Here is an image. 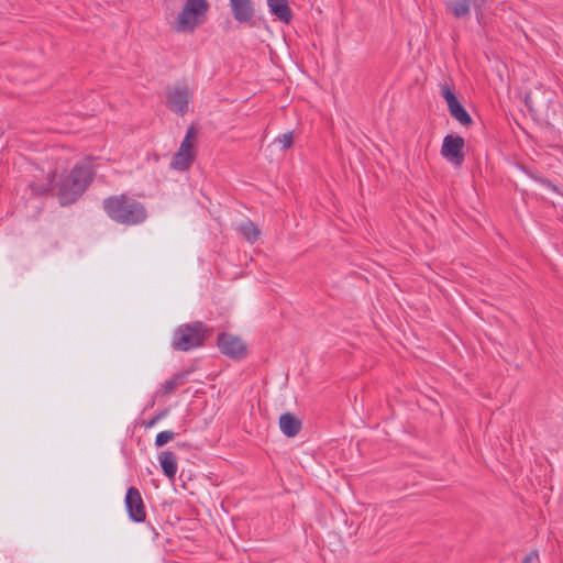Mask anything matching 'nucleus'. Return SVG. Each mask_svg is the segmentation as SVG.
Masks as SVG:
<instances>
[{"mask_svg": "<svg viewBox=\"0 0 563 563\" xmlns=\"http://www.w3.org/2000/svg\"><path fill=\"white\" fill-rule=\"evenodd\" d=\"M59 166L56 161L54 165L48 164L47 168L41 167V172L45 175V179L37 181V195L48 194L57 188L56 196L62 206H69L76 202L87 190L93 179V170L88 165H75L69 174L56 184V176Z\"/></svg>", "mask_w": 563, "mask_h": 563, "instance_id": "f257e3e1", "label": "nucleus"}, {"mask_svg": "<svg viewBox=\"0 0 563 563\" xmlns=\"http://www.w3.org/2000/svg\"><path fill=\"white\" fill-rule=\"evenodd\" d=\"M102 207L112 221L124 225L141 224L147 217L145 206L125 194L107 197Z\"/></svg>", "mask_w": 563, "mask_h": 563, "instance_id": "f03ea898", "label": "nucleus"}, {"mask_svg": "<svg viewBox=\"0 0 563 563\" xmlns=\"http://www.w3.org/2000/svg\"><path fill=\"white\" fill-rule=\"evenodd\" d=\"M208 0H183L179 11L169 21L170 29L180 34H192L207 20Z\"/></svg>", "mask_w": 563, "mask_h": 563, "instance_id": "7ed1b4c3", "label": "nucleus"}, {"mask_svg": "<svg viewBox=\"0 0 563 563\" xmlns=\"http://www.w3.org/2000/svg\"><path fill=\"white\" fill-rule=\"evenodd\" d=\"M209 334V329L201 321L179 325L172 339V347L187 352L201 346Z\"/></svg>", "mask_w": 563, "mask_h": 563, "instance_id": "20e7f679", "label": "nucleus"}, {"mask_svg": "<svg viewBox=\"0 0 563 563\" xmlns=\"http://www.w3.org/2000/svg\"><path fill=\"white\" fill-rule=\"evenodd\" d=\"M217 345L220 352L231 358H243L247 349L244 342L236 335L222 332L218 335Z\"/></svg>", "mask_w": 563, "mask_h": 563, "instance_id": "39448f33", "label": "nucleus"}, {"mask_svg": "<svg viewBox=\"0 0 563 563\" xmlns=\"http://www.w3.org/2000/svg\"><path fill=\"white\" fill-rule=\"evenodd\" d=\"M464 146L465 142L462 136L446 135L442 142L441 155L451 164L461 166L464 162Z\"/></svg>", "mask_w": 563, "mask_h": 563, "instance_id": "423d86ee", "label": "nucleus"}, {"mask_svg": "<svg viewBox=\"0 0 563 563\" xmlns=\"http://www.w3.org/2000/svg\"><path fill=\"white\" fill-rule=\"evenodd\" d=\"M129 518L134 522H144L146 510L140 490L136 487H130L126 490L124 499Z\"/></svg>", "mask_w": 563, "mask_h": 563, "instance_id": "0eeeda50", "label": "nucleus"}, {"mask_svg": "<svg viewBox=\"0 0 563 563\" xmlns=\"http://www.w3.org/2000/svg\"><path fill=\"white\" fill-rule=\"evenodd\" d=\"M234 19L243 24L253 26L255 8L252 0H229Z\"/></svg>", "mask_w": 563, "mask_h": 563, "instance_id": "6e6552de", "label": "nucleus"}, {"mask_svg": "<svg viewBox=\"0 0 563 563\" xmlns=\"http://www.w3.org/2000/svg\"><path fill=\"white\" fill-rule=\"evenodd\" d=\"M167 98L174 106H186L192 102V92L186 84H175L167 90Z\"/></svg>", "mask_w": 563, "mask_h": 563, "instance_id": "1a4fd4ad", "label": "nucleus"}, {"mask_svg": "<svg viewBox=\"0 0 563 563\" xmlns=\"http://www.w3.org/2000/svg\"><path fill=\"white\" fill-rule=\"evenodd\" d=\"M269 13L282 23L288 24L292 20V11L287 0H266Z\"/></svg>", "mask_w": 563, "mask_h": 563, "instance_id": "9d476101", "label": "nucleus"}, {"mask_svg": "<svg viewBox=\"0 0 563 563\" xmlns=\"http://www.w3.org/2000/svg\"><path fill=\"white\" fill-rule=\"evenodd\" d=\"M279 428L286 437L294 438L301 430V421L294 415L286 412L279 417Z\"/></svg>", "mask_w": 563, "mask_h": 563, "instance_id": "9b49d317", "label": "nucleus"}, {"mask_svg": "<svg viewBox=\"0 0 563 563\" xmlns=\"http://www.w3.org/2000/svg\"><path fill=\"white\" fill-rule=\"evenodd\" d=\"M195 158L196 153L183 152L178 150L172 157L170 168L178 172L188 170L192 165Z\"/></svg>", "mask_w": 563, "mask_h": 563, "instance_id": "f8f14e48", "label": "nucleus"}, {"mask_svg": "<svg viewBox=\"0 0 563 563\" xmlns=\"http://www.w3.org/2000/svg\"><path fill=\"white\" fill-rule=\"evenodd\" d=\"M158 459L165 476L173 479L178 470L177 457L175 453L172 451H164L161 453Z\"/></svg>", "mask_w": 563, "mask_h": 563, "instance_id": "ddd939ff", "label": "nucleus"}, {"mask_svg": "<svg viewBox=\"0 0 563 563\" xmlns=\"http://www.w3.org/2000/svg\"><path fill=\"white\" fill-rule=\"evenodd\" d=\"M471 4H476V0H449L448 10L456 18H464L470 14Z\"/></svg>", "mask_w": 563, "mask_h": 563, "instance_id": "4468645a", "label": "nucleus"}, {"mask_svg": "<svg viewBox=\"0 0 563 563\" xmlns=\"http://www.w3.org/2000/svg\"><path fill=\"white\" fill-rule=\"evenodd\" d=\"M239 231L243 235V238L251 243L256 242L261 235L260 229L255 225L254 222L250 220L241 223L239 227Z\"/></svg>", "mask_w": 563, "mask_h": 563, "instance_id": "2eb2a0df", "label": "nucleus"}, {"mask_svg": "<svg viewBox=\"0 0 563 563\" xmlns=\"http://www.w3.org/2000/svg\"><path fill=\"white\" fill-rule=\"evenodd\" d=\"M197 141V130L194 125H190L185 134L184 140L180 143L179 151L196 153L195 145Z\"/></svg>", "mask_w": 563, "mask_h": 563, "instance_id": "dca6fc26", "label": "nucleus"}, {"mask_svg": "<svg viewBox=\"0 0 563 563\" xmlns=\"http://www.w3.org/2000/svg\"><path fill=\"white\" fill-rule=\"evenodd\" d=\"M186 380V375L184 373H178L174 375L172 378L165 380L162 385V390L164 395L173 394L179 386L184 385Z\"/></svg>", "mask_w": 563, "mask_h": 563, "instance_id": "f3484780", "label": "nucleus"}, {"mask_svg": "<svg viewBox=\"0 0 563 563\" xmlns=\"http://www.w3.org/2000/svg\"><path fill=\"white\" fill-rule=\"evenodd\" d=\"M440 95L444 98L448 106H461L454 87L446 84L440 86Z\"/></svg>", "mask_w": 563, "mask_h": 563, "instance_id": "a211bd4d", "label": "nucleus"}, {"mask_svg": "<svg viewBox=\"0 0 563 563\" xmlns=\"http://www.w3.org/2000/svg\"><path fill=\"white\" fill-rule=\"evenodd\" d=\"M451 115L463 125H470L472 118L465 108H449Z\"/></svg>", "mask_w": 563, "mask_h": 563, "instance_id": "6ab92c4d", "label": "nucleus"}, {"mask_svg": "<svg viewBox=\"0 0 563 563\" xmlns=\"http://www.w3.org/2000/svg\"><path fill=\"white\" fill-rule=\"evenodd\" d=\"M274 144L279 145V148L282 151L290 148L292 146V144H294V134H292V132L289 131V132H286V133H284L282 135H278L274 140Z\"/></svg>", "mask_w": 563, "mask_h": 563, "instance_id": "aec40b11", "label": "nucleus"}, {"mask_svg": "<svg viewBox=\"0 0 563 563\" xmlns=\"http://www.w3.org/2000/svg\"><path fill=\"white\" fill-rule=\"evenodd\" d=\"M175 438V433L173 431L166 430L159 432L155 438V445L157 448H162L172 441Z\"/></svg>", "mask_w": 563, "mask_h": 563, "instance_id": "412c9836", "label": "nucleus"}, {"mask_svg": "<svg viewBox=\"0 0 563 563\" xmlns=\"http://www.w3.org/2000/svg\"><path fill=\"white\" fill-rule=\"evenodd\" d=\"M543 110H545V119H544L545 124L549 126H554L553 115L556 114V109L555 108H543Z\"/></svg>", "mask_w": 563, "mask_h": 563, "instance_id": "4be33fe9", "label": "nucleus"}, {"mask_svg": "<svg viewBox=\"0 0 563 563\" xmlns=\"http://www.w3.org/2000/svg\"><path fill=\"white\" fill-rule=\"evenodd\" d=\"M166 416V411H161L154 417H152L148 421L144 423L145 428H153L156 426L158 421H161Z\"/></svg>", "mask_w": 563, "mask_h": 563, "instance_id": "5701e85b", "label": "nucleus"}, {"mask_svg": "<svg viewBox=\"0 0 563 563\" xmlns=\"http://www.w3.org/2000/svg\"><path fill=\"white\" fill-rule=\"evenodd\" d=\"M538 562H539V553H538V551H531L522 560V563H538Z\"/></svg>", "mask_w": 563, "mask_h": 563, "instance_id": "b1692460", "label": "nucleus"}, {"mask_svg": "<svg viewBox=\"0 0 563 563\" xmlns=\"http://www.w3.org/2000/svg\"><path fill=\"white\" fill-rule=\"evenodd\" d=\"M541 110H543V108H532V107H529L528 108V111L530 112V114L534 118V117H538V115H541Z\"/></svg>", "mask_w": 563, "mask_h": 563, "instance_id": "393cba45", "label": "nucleus"}, {"mask_svg": "<svg viewBox=\"0 0 563 563\" xmlns=\"http://www.w3.org/2000/svg\"><path fill=\"white\" fill-rule=\"evenodd\" d=\"M177 110V113L180 114V115H184L185 114V108L183 107H179V108H176Z\"/></svg>", "mask_w": 563, "mask_h": 563, "instance_id": "a878e982", "label": "nucleus"}, {"mask_svg": "<svg viewBox=\"0 0 563 563\" xmlns=\"http://www.w3.org/2000/svg\"><path fill=\"white\" fill-rule=\"evenodd\" d=\"M542 183H543L544 185L549 186V187H553V186H552V184H551V181H550V180H548V179L542 180Z\"/></svg>", "mask_w": 563, "mask_h": 563, "instance_id": "bb28decb", "label": "nucleus"}]
</instances>
